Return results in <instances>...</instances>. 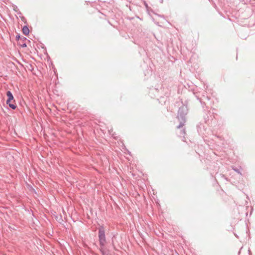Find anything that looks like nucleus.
Returning <instances> with one entry per match:
<instances>
[{
  "mask_svg": "<svg viewBox=\"0 0 255 255\" xmlns=\"http://www.w3.org/2000/svg\"><path fill=\"white\" fill-rule=\"evenodd\" d=\"M6 95L8 97L7 100H6V104L8 105L9 107L13 110L16 109V106L15 105L10 103V101L13 100V96L11 93L10 91H7L6 93Z\"/></svg>",
  "mask_w": 255,
  "mask_h": 255,
  "instance_id": "nucleus-1",
  "label": "nucleus"
},
{
  "mask_svg": "<svg viewBox=\"0 0 255 255\" xmlns=\"http://www.w3.org/2000/svg\"><path fill=\"white\" fill-rule=\"evenodd\" d=\"M99 240H100V242L101 244L103 245L105 242V233H104V231H103L102 230H99Z\"/></svg>",
  "mask_w": 255,
  "mask_h": 255,
  "instance_id": "nucleus-2",
  "label": "nucleus"
},
{
  "mask_svg": "<svg viewBox=\"0 0 255 255\" xmlns=\"http://www.w3.org/2000/svg\"><path fill=\"white\" fill-rule=\"evenodd\" d=\"M22 32L25 35H27L29 33V30L27 26H24L22 28Z\"/></svg>",
  "mask_w": 255,
  "mask_h": 255,
  "instance_id": "nucleus-3",
  "label": "nucleus"
}]
</instances>
